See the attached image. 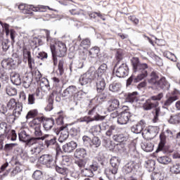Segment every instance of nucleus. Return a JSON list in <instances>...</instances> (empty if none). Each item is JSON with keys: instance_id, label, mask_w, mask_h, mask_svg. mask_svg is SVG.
<instances>
[{"instance_id": "f257e3e1", "label": "nucleus", "mask_w": 180, "mask_h": 180, "mask_svg": "<svg viewBox=\"0 0 180 180\" xmlns=\"http://www.w3.org/2000/svg\"><path fill=\"white\" fill-rule=\"evenodd\" d=\"M131 61L134 72H137L138 75L136 77L134 78V76H131L127 80V86H130L133 81L135 83L139 82V81L144 79L148 75V72L147 71L148 65L147 63H140L139 58H133Z\"/></svg>"}, {"instance_id": "f03ea898", "label": "nucleus", "mask_w": 180, "mask_h": 180, "mask_svg": "<svg viewBox=\"0 0 180 180\" xmlns=\"http://www.w3.org/2000/svg\"><path fill=\"white\" fill-rule=\"evenodd\" d=\"M5 139L11 140V141H16L18 135L15 129H11V127L8 125V123L2 122L0 123V144L4 143Z\"/></svg>"}, {"instance_id": "7ed1b4c3", "label": "nucleus", "mask_w": 180, "mask_h": 180, "mask_svg": "<svg viewBox=\"0 0 180 180\" xmlns=\"http://www.w3.org/2000/svg\"><path fill=\"white\" fill-rule=\"evenodd\" d=\"M98 73L95 70V68H90L86 72L82 75L79 79V82L82 86L91 84L92 81L96 79Z\"/></svg>"}, {"instance_id": "20e7f679", "label": "nucleus", "mask_w": 180, "mask_h": 180, "mask_svg": "<svg viewBox=\"0 0 180 180\" xmlns=\"http://www.w3.org/2000/svg\"><path fill=\"white\" fill-rule=\"evenodd\" d=\"M122 172L124 175L134 172V174H136V175H138V176H143V174L140 165L133 162L127 163L125 166H124L122 168Z\"/></svg>"}, {"instance_id": "39448f33", "label": "nucleus", "mask_w": 180, "mask_h": 180, "mask_svg": "<svg viewBox=\"0 0 180 180\" xmlns=\"http://www.w3.org/2000/svg\"><path fill=\"white\" fill-rule=\"evenodd\" d=\"M114 74L118 78H124V77H127V75H129V66L124 63L121 65H118L116 68L115 66Z\"/></svg>"}, {"instance_id": "423d86ee", "label": "nucleus", "mask_w": 180, "mask_h": 180, "mask_svg": "<svg viewBox=\"0 0 180 180\" xmlns=\"http://www.w3.org/2000/svg\"><path fill=\"white\" fill-rule=\"evenodd\" d=\"M39 162L42 165H46L47 168H53L56 167V160L54 157L50 154L42 155L39 157Z\"/></svg>"}, {"instance_id": "0eeeda50", "label": "nucleus", "mask_w": 180, "mask_h": 180, "mask_svg": "<svg viewBox=\"0 0 180 180\" xmlns=\"http://www.w3.org/2000/svg\"><path fill=\"white\" fill-rule=\"evenodd\" d=\"M55 57L57 65V57H64L67 54V46L62 41H58L55 44Z\"/></svg>"}, {"instance_id": "6e6552de", "label": "nucleus", "mask_w": 180, "mask_h": 180, "mask_svg": "<svg viewBox=\"0 0 180 180\" xmlns=\"http://www.w3.org/2000/svg\"><path fill=\"white\" fill-rule=\"evenodd\" d=\"M46 41L48 43L50 44V49L53 60V64L54 65H57V61L56 60V45H54V43L56 44V39L52 38L50 36V31L46 32Z\"/></svg>"}, {"instance_id": "1a4fd4ad", "label": "nucleus", "mask_w": 180, "mask_h": 180, "mask_svg": "<svg viewBox=\"0 0 180 180\" xmlns=\"http://www.w3.org/2000/svg\"><path fill=\"white\" fill-rule=\"evenodd\" d=\"M60 133V135L58 139V141L59 143H64V141H65V140H67L70 136V131H68V127H67V126L60 127L58 129H57L56 134L58 135Z\"/></svg>"}, {"instance_id": "9d476101", "label": "nucleus", "mask_w": 180, "mask_h": 180, "mask_svg": "<svg viewBox=\"0 0 180 180\" xmlns=\"http://www.w3.org/2000/svg\"><path fill=\"white\" fill-rule=\"evenodd\" d=\"M1 66L4 70H15L18 67V61L12 58H8L1 61Z\"/></svg>"}, {"instance_id": "9b49d317", "label": "nucleus", "mask_w": 180, "mask_h": 180, "mask_svg": "<svg viewBox=\"0 0 180 180\" xmlns=\"http://www.w3.org/2000/svg\"><path fill=\"white\" fill-rule=\"evenodd\" d=\"M160 131V128L158 127H153L150 126L148 128H146L143 132H142V134H146L150 140H153L154 137H156L158 134V132Z\"/></svg>"}, {"instance_id": "f8f14e48", "label": "nucleus", "mask_w": 180, "mask_h": 180, "mask_svg": "<svg viewBox=\"0 0 180 180\" xmlns=\"http://www.w3.org/2000/svg\"><path fill=\"white\" fill-rule=\"evenodd\" d=\"M77 87L74 85L69 86L62 92V97L65 98V99H69V101H72V98L77 92Z\"/></svg>"}, {"instance_id": "ddd939ff", "label": "nucleus", "mask_w": 180, "mask_h": 180, "mask_svg": "<svg viewBox=\"0 0 180 180\" xmlns=\"http://www.w3.org/2000/svg\"><path fill=\"white\" fill-rule=\"evenodd\" d=\"M131 117V113L128 111H123L118 115L117 123L118 124H127L129 120Z\"/></svg>"}, {"instance_id": "4468645a", "label": "nucleus", "mask_w": 180, "mask_h": 180, "mask_svg": "<svg viewBox=\"0 0 180 180\" xmlns=\"http://www.w3.org/2000/svg\"><path fill=\"white\" fill-rule=\"evenodd\" d=\"M169 82L167 81L165 77H162L159 80H158V83L155 86V89H163L164 91H168L169 89Z\"/></svg>"}, {"instance_id": "2eb2a0df", "label": "nucleus", "mask_w": 180, "mask_h": 180, "mask_svg": "<svg viewBox=\"0 0 180 180\" xmlns=\"http://www.w3.org/2000/svg\"><path fill=\"white\" fill-rule=\"evenodd\" d=\"M49 6H41L39 7H34L33 5H27L25 7L26 13H23L25 15H33V12H46L43 9H47Z\"/></svg>"}, {"instance_id": "dca6fc26", "label": "nucleus", "mask_w": 180, "mask_h": 180, "mask_svg": "<svg viewBox=\"0 0 180 180\" xmlns=\"http://www.w3.org/2000/svg\"><path fill=\"white\" fill-rule=\"evenodd\" d=\"M41 152L40 147H35L31 149L29 152V160L30 162H36L39 160V154Z\"/></svg>"}, {"instance_id": "f3484780", "label": "nucleus", "mask_w": 180, "mask_h": 180, "mask_svg": "<svg viewBox=\"0 0 180 180\" xmlns=\"http://www.w3.org/2000/svg\"><path fill=\"white\" fill-rule=\"evenodd\" d=\"M110 165L112 168L110 169V172H111L112 175H116L119 169V165H120V159L117 157H112L110 159Z\"/></svg>"}, {"instance_id": "a211bd4d", "label": "nucleus", "mask_w": 180, "mask_h": 180, "mask_svg": "<svg viewBox=\"0 0 180 180\" xmlns=\"http://www.w3.org/2000/svg\"><path fill=\"white\" fill-rule=\"evenodd\" d=\"M95 80L96 84V91H105V88H106V82H105V79L97 73Z\"/></svg>"}, {"instance_id": "6ab92c4d", "label": "nucleus", "mask_w": 180, "mask_h": 180, "mask_svg": "<svg viewBox=\"0 0 180 180\" xmlns=\"http://www.w3.org/2000/svg\"><path fill=\"white\" fill-rule=\"evenodd\" d=\"M146 127V122L144 121L141 120L136 124L133 125L131 127V130L132 133H135V134H140Z\"/></svg>"}, {"instance_id": "aec40b11", "label": "nucleus", "mask_w": 180, "mask_h": 180, "mask_svg": "<svg viewBox=\"0 0 180 180\" xmlns=\"http://www.w3.org/2000/svg\"><path fill=\"white\" fill-rule=\"evenodd\" d=\"M108 103L109 105L108 107V112H113V110H116L120 108V102L116 98L109 100Z\"/></svg>"}, {"instance_id": "412c9836", "label": "nucleus", "mask_w": 180, "mask_h": 180, "mask_svg": "<svg viewBox=\"0 0 180 180\" xmlns=\"http://www.w3.org/2000/svg\"><path fill=\"white\" fill-rule=\"evenodd\" d=\"M160 103L158 101H152L151 99H148L143 105V109L144 110H151L154 108H158Z\"/></svg>"}, {"instance_id": "4be33fe9", "label": "nucleus", "mask_w": 180, "mask_h": 180, "mask_svg": "<svg viewBox=\"0 0 180 180\" xmlns=\"http://www.w3.org/2000/svg\"><path fill=\"white\" fill-rule=\"evenodd\" d=\"M77 147H78V144H77L76 142L70 141L63 146V151L70 154V153H72Z\"/></svg>"}, {"instance_id": "5701e85b", "label": "nucleus", "mask_w": 180, "mask_h": 180, "mask_svg": "<svg viewBox=\"0 0 180 180\" xmlns=\"http://www.w3.org/2000/svg\"><path fill=\"white\" fill-rule=\"evenodd\" d=\"M149 77L150 78L148 79V82L150 85H152V88H155L158 82V78H160L158 73L155 71H153L150 72Z\"/></svg>"}, {"instance_id": "b1692460", "label": "nucleus", "mask_w": 180, "mask_h": 180, "mask_svg": "<svg viewBox=\"0 0 180 180\" xmlns=\"http://www.w3.org/2000/svg\"><path fill=\"white\" fill-rule=\"evenodd\" d=\"M44 136H46V137L44 138V140H45V146L46 147H47V148H49V147L51 146H54V144H56L57 138H56V136L53 135H49V134H45Z\"/></svg>"}, {"instance_id": "393cba45", "label": "nucleus", "mask_w": 180, "mask_h": 180, "mask_svg": "<svg viewBox=\"0 0 180 180\" xmlns=\"http://www.w3.org/2000/svg\"><path fill=\"white\" fill-rule=\"evenodd\" d=\"M32 81H33L32 73L25 74L22 79V86L25 88V89H27V88L30 87Z\"/></svg>"}, {"instance_id": "a878e982", "label": "nucleus", "mask_w": 180, "mask_h": 180, "mask_svg": "<svg viewBox=\"0 0 180 180\" xmlns=\"http://www.w3.org/2000/svg\"><path fill=\"white\" fill-rule=\"evenodd\" d=\"M167 134H165V132H162L160 134V143L158 147V149L156 150V153H158L159 151H162V148L165 147V143H167Z\"/></svg>"}, {"instance_id": "bb28decb", "label": "nucleus", "mask_w": 180, "mask_h": 180, "mask_svg": "<svg viewBox=\"0 0 180 180\" xmlns=\"http://www.w3.org/2000/svg\"><path fill=\"white\" fill-rule=\"evenodd\" d=\"M11 81L14 85H20L22 84V79H20V75L16 72L11 73Z\"/></svg>"}, {"instance_id": "cd10ccee", "label": "nucleus", "mask_w": 180, "mask_h": 180, "mask_svg": "<svg viewBox=\"0 0 180 180\" xmlns=\"http://www.w3.org/2000/svg\"><path fill=\"white\" fill-rule=\"evenodd\" d=\"M22 109H23V107L22 106V105L18 103V105H15V108L13 111V115L11 116V119H12L13 123V122H15V120H16V117H18V116H20Z\"/></svg>"}, {"instance_id": "c85d7f7f", "label": "nucleus", "mask_w": 180, "mask_h": 180, "mask_svg": "<svg viewBox=\"0 0 180 180\" xmlns=\"http://www.w3.org/2000/svg\"><path fill=\"white\" fill-rule=\"evenodd\" d=\"M141 147L146 153H151L154 150V144L153 143L146 141L141 143Z\"/></svg>"}, {"instance_id": "c756f323", "label": "nucleus", "mask_w": 180, "mask_h": 180, "mask_svg": "<svg viewBox=\"0 0 180 180\" xmlns=\"http://www.w3.org/2000/svg\"><path fill=\"white\" fill-rule=\"evenodd\" d=\"M54 126V120L53 117L51 118H46L44 121L43 127L46 131H49V130H51Z\"/></svg>"}, {"instance_id": "7c9ffc66", "label": "nucleus", "mask_w": 180, "mask_h": 180, "mask_svg": "<svg viewBox=\"0 0 180 180\" xmlns=\"http://www.w3.org/2000/svg\"><path fill=\"white\" fill-rule=\"evenodd\" d=\"M74 155H75V158L85 159L86 155H88V152L86 151V149H85L84 148H78L77 149H76Z\"/></svg>"}, {"instance_id": "2f4dec72", "label": "nucleus", "mask_w": 180, "mask_h": 180, "mask_svg": "<svg viewBox=\"0 0 180 180\" xmlns=\"http://www.w3.org/2000/svg\"><path fill=\"white\" fill-rule=\"evenodd\" d=\"M112 140L117 143H127L129 137H127V136H124L123 134H116L112 136Z\"/></svg>"}, {"instance_id": "473e14b6", "label": "nucleus", "mask_w": 180, "mask_h": 180, "mask_svg": "<svg viewBox=\"0 0 180 180\" xmlns=\"http://www.w3.org/2000/svg\"><path fill=\"white\" fill-rule=\"evenodd\" d=\"M175 101H178V96H169L164 103L162 105L163 109H167L168 110V108H169L170 105H172Z\"/></svg>"}, {"instance_id": "72a5a7b5", "label": "nucleus", "mask_w": 180, "mask_h": 180, "mask_svg": "<svg viewBox=\"0 0 180 180\" xmlns=\"http://www.w3.org/2000/svg\"><path fill=\"white\" fill-rule=\"evenodd\" d=\"M110 92H120L122 91V84L120 82H113L109 85Z\"/></svg>"}, {"instance_id": "f704fd0d", "label": "nucleus", "mask_w": 180, "mask_h": 180, "mask_svg": "<svg viewBox=\"0 0 180 180\" xmlns=\"http://www.w3.org/2000/svg\"><path fill=\"white\" fill-rule=\"evenodd\" d=\"M32 53L30 50L27 49L26 46L22 47V61L23 63H27V60L31 58Z\"/></svg>"}, {"instance_id": "c9c22d12", "label": "nucleus", "mask_w": 180, "mask_h": 180, "mask_svg": "<svg viewBox=\"0 0 180 180\" xmlns=\"http://www.w3.org/2000/svg\"><path fill=\"white\" fill-rule=\"evenodd\" d=\"M144 167L148 172H153V171L155 169V161L153 160H146L145 162Z\"/></svg>"}, {"instance_id": "e433bc0d", "label": "nucleus", "mask_w": 180, "mask_h": 180, "mask_svg": "<svg viewBox=\"0 0 180 180\" xmlns=\"http://www.w3.org/2000/svg\"><path fill=\"white\" fill-rule=\"evenodd\" d=\"M137 95L139 93L137 91H134L132 93L128 94L126 101L129 103H134V102H137Z\"/></svg>"}, {"instance_id": "4c0bfd02", "label": "nucleus", "mask_w": 180, "mask_h": 180, "mask_svg": "<svg viewBox=\"0 0 180 180\" xmlns=\"http://www.w3.org/2000/svg\"><path fill=\"white\" fill-rule=\"evenodd\" d=\"M172 161V159H171V158L167 155L160 156L158 158V162L162 164V165H168V164H170Z\"/></svg>"}, {"instance_id": "58836bf2", "label": "nucleus", "mask_w": 180, "mask_h": 180, "mask_svg": "<svg viewBox=\"0 0 180 180\" xmlns=\"http://www.w3.org/2000/svg\"><path fill=\"white\" fill-rule=\"evenodd\" d=\"M89 162V158H86L84 159L78 158L75 161L76 165L79 167V168H85V165Z\"/></svg>"}, {"instance_id": "ea45409f", "label": "nucleus", "mask_w": 180, "mask_h": 180, "mask_svg": "<svg viewBox=\"0 0 180 180\" xmlns=\"http://www.w3.org/2000/svg\"><path fill=\"white\" fill-rule=\"evenodd\" d=\"M47 137V136H43L42 137H31L28 139V141H27V146H33V144H37V141L39 140H44V138Z\"/></svg>"}, {"instance_id": "a19ab883", "label": "nucleus", "mask_w": 180, "mask_h": 180, "mask_svg": "<svg viewBox=\"0 0 180 180\" xmlns=\"http://www.w3.org/2000/svg\"><path fill=\"white\" fill-rule=\"evenodd\" d=\"M96 98V100L100 103L105 102L106 98H108V94H106V91H105V90L101 91H97Z\"/></svg>"}, {"instance_id": "79ce46f5", "label": "nucleus", "mask_w": 180, "mask_h": 180, "mask_svg": "<svg viewBox=\"0 0 180 180\" xmlns=\"http://www.w3.org/2000/svg\"><path fill=\"white\" fill-rule=\"evenodd\" d=\"M18 137L20 141H23V143H27L29 140L30 135L26 132V131H21L20 133L18 134Z\"/></svg>"}, {"instance_id": "37998d69", "label": "nucleus", "mask_w": 180, "mask_h": 180, "mask_svg": "<svg viewBox=\"0 0 180 180\" xmlns=\"http://www.w3.org/2000/svg\"><path fill=\"white\" fill-rule=\"evenodd\" d=\"M101 139L98 136H94L91 139V142L90 143V146L92 148H98V147H101Z\"/></svg>"}, {"instance_id": "c03bdc74", "label": "nucleus", "mask_w": 180, "mask_h": 180, "mask_svg": "<svg viewBox=\"0 0 180 180\" xmlns=\"http://www.w3.org/2000/svg\"><path fill=\"white\" fill-rule=\"evenodd\" d=\"M99 51V47L94 46L89 51V56L91 57V58H96V57H98Z\"/></svg>"}, {"instance_id": "a18cd8bd", "label": "nucleus", "mask_w": 180, "mask_h": 180, "mask_svg": "<svg viewBox=\"0 0 180 180\" xmlns=\"http://www.w3.org/2000/svg\"><path fill=\"white\" fill-rule=\"evenodd\" d=\"M6 92L8 96H15L18 94L16 89L11 85L6 86Z\"/></svg>"}, {"instance_id": "49530a36", "label": "nucleus", "mask_w": 180, "mask_h": 180, "mask_svg": "<svg viewBox=\"0 0 180 180\" xmlns=\"http://www.w3.org/2000/svg\"><path fill=\"white\" fill-rule=\"evenodd\" d=\"M3 29V33H6V36H9V24L0 21V33Z\"/></svg>"}, {"instance_id": "de8ad7c7", "label": "nucleus", "mask_w": 180, "mask_h": 180, "mask_svg": "<svg viewBox=\"0 0 180 180\" xmlns=\"http://www.w3.org/2000/svg\"><path fill=\"white\" fill-rule=\"evenodd\" d=\"M53 103H54V98H53V94H51L48 100V105L45 107L46 112L53 110Z\"/></svg>"}, {"instance_id": "09e8293b", "label": "nucleus", "mask_w": 180, "mask_h": 180, "mask_svg": "<svg viewBox=\"0 0 180 180\" xmlns=\"http://www.w3.org/2000/svg\"><path fill=\"white\" fill-rule=\"evenodd\" d=\"M39 82L41 88H44L45 86V88H46L48 91H50V83L49 82V79H47L45 77H43Z\"/></svg>"}, {"instance_id": "8fccbe9b", "label": "nucleus", "mask_w": 180, "mask_h": 180, "mask_svg": "<svg viewBox=\"0 0 180 180\" xmlns=\"http://www.w3.org/2000/svg\"><path fill=\"white\" fill-rule=\"evenodd\" d=\"M116 131H117V129H116V126L111 125L107 129L105 132V136H107V137H110L111 136H113L115 133H116Z\"/></svg>"}, {"instance_id": "3c124183", "label": "nucleus", "mask_w": 180, "mask_h": 180, "mask_svg": "<svg viewBox=\"0 0 180 180\" xmlns=\"http://www.w3.org/2000/svg\"><path fill=\"white\" fill-rule=\"evenodd\" d=\"M108 71V65L106 63L101 64L99 68H98V75H101L100 76L104 75V74H106V72Z\"/></svg>"}, {"instance_id": "603ef678", "label": "nucleus", "mask_w": 180, "mask_h": 180, "mask_svg": "<svg viewBox=\"0 0 180 180\" xmlns=\"http://www.w3.org/2000/svg\"><path fill=\"white\" fill-rule=\"evenodd\" d=\"M168 122L171 124H178V123H180L179 115H178V114L171 115Z\"/></svg>"}, {"instance_id": "864d4df0", "label": "nucleus", "mask_w": 180, "mask_h": 180, "mask_svg": "<svg viewBox=\"0 0 180 180\" xmlns=\"http://www.w3.org/2000/svg\"><path fill=\"white\" fill-rule=\"evenodd\" d=\"M170 172L172 174H180V163H176L170 167Z\"/></svg>"}, {"instance_id": "5fc2aeb1", "label": "nucleus", "mask_w": 180, "mask_h": 180, "mask_svg": "<svg viewBox=\"0 0 180 180\" xmlns=\"http://www.w3.org/2000/svg\"><path fill=\"white\" fill-rule=\"evenodd\" d=\"M32 178L34 180H41L43 179V172L40 170H36L32 174Z\"/></svg>"}, {"instance_id": "6e6d98bb", "label": "nucleus", "mask_w": 180, "mask_h": 180, "mask_svg": "<svg viewBox=\"0 0 180 180\" xmlns=\"http://www.w3.org/2000/svg\"><path fill=\"white\" fill-rule=\"evenodd\" d=\"M115 58L117 59V63L115 64V68L120 64V61L123 60V53L122 51H117L115 54Z\"/></svg>"}, {"instance_id": "4d7b16f0", "label": "nucleus", "mask_w": 180, "mask_h": 180, "mask_svg": "<svg viewBox=\"0 0 180 180\" xmlns=\"http://www.w3.org/2000/svg\"><path fill=\"white\" fill-rule=\"evenodd\" d=\"M31 77H32V78H34V79L36 80L37 82H40L42 78L41 73H40V71L39 70H37L32 74H31Z\"/></svg>"}, {"instance_id": "13d9d810", "label": "nucleus", "mask_w": 180, "mask_h": 180, "mask_svg": "<svg viewBox=\"0 0 180 180\" xmlns=\"http://www.w3.org/2000/svg\"><path fill=\"white\" fill-rule=\"evenodd\" d=\"M80 46L84 49H88V47H91V39H89V38L83 39L80 43Z\"/></svg>"}, {"instance_id": "bf43d9fd", "label": "nucleus", "mask_w": 180, "mask_h": 180, "mask_svg": "<svg viewBox=\"0 0 180 180\" xmlns=\"http://www.w3.org/2000/svg\"><path fill=\"white\" fill-rule=\"evenodd\" d=\"M38 113L39 112L37 110H31L27 112L26 119H33V117H36V116H37Z\"/></svg>"}, {"instance_id": "052dcab7", "label": "nucleus", "mask_w": 180, "mask_h": 180, "mask_svg": "<svg viewBox=\"0 0 180 180\" xmlns=\"http://www.w3.org/2000/svg\"><path fill=\"white\" fill-rule=\"evenodd\" d=\"M151 180H164V176L160 172H154L151 174Z\"/></svg>"}, {"instance_id": "680f3d73", "label": "nucleus", "mask_w": 180, "mask_h": 180, "mask_svg": "<svg viewBox=\"0 0 180 180\" xmlns=\"http://www.w3.org/2000/svg\"><path fill=\"white\" fill-rule=\"evenodd\" d=\"M70 13H71V15H80L81 16H85L84 15V11L78 8L70 10Z\"/></svg>"}, {"instance_id": "e2e57ef3", "label": "nucleus", "mask_w": 180, "mask_h": 180, "mask_svg": "<svg viewBox=\"0 0 180 180\" xmlns=\"http://www.w3.org/2000/svg\"><path fill=\"white\" fill-rule=\"evenodd\" d=\"M0 81L4 83L8 82V81H9V77L8 76V74L6 72H0Z\"/></svg>"}, {"instance_id": "0e129e2a", "label": "nucleus", "mask_w": 180, "mask_h": 180, "mask_svg": "<svg viewBox=\"0 0 180 180\" xmlns=\"http://www.w3.org/2000/svg\"><path fill=\"white\" fill-rule=\"evenodd\" d=\"M56 171L58 172V174H61V175H65L68 169L63 166H56Z\"/></svg>"}, {"instance_id": "69168bd1", "label": "nucleus", "mask_w": 180, "mask_h": 180, "mask_svg": "<svg viewBox=\"0 0 180 180\" xmlns=\"http://www.w3.org/2000/svg\"><path fill=\"white\" fill-rule=\"evenodd\" d=\"M34 134L37 137H42L43 131H41V126L34 128Z\"/></svg>"}, {"instance_id": "338daca9", "label": "nucleus", "mask_w": 180, "mask_h": 180, "mask_svg": "<svg viewBox=\"0 0 180 180\" xmlns=\"http://www.w3.org/2000/svg\"><path fill=\"white\" fill-rule=\"evenodd\" d=\"M18 103H16V100L11 98L7 103V108L8 109H13V108L16 107Z\"/></svg>"}, {"instance_id": "774afa93", "label": "nucleus", "mask_w": 180, "mask_h": 180, "mask_svg": "<svg viewBox=\"0 0 180 180\" xmlns=\"http://www.w3.org/2000/svg\"><path fill=\"white\" fill-rule=\"evenodd\" d=\"M81 173L84 176H94V172H92V170L89 169H84L81 171Z\"/></svg>"}]
</instances>
